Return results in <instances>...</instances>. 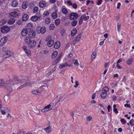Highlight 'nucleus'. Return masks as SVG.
I'll return each mask as SVG.
<instances>
[{
  "label": "nucleus",
  "mask_w": 134,
  "mask_h": 134,
  "mask_svg": "<svg viewBox=\"0 0 134 134\" xmlns=\"http://www.w3.org/2000/svg\"><path fill=\"white\" fill-rule=\"evenodd\" d=\"M10 83L13 85H15V84H18L19 82H21V81L20 79L19 78L17 77L14 79L13 80H10Z\"/></svg>",
  "instance_id": "nucleus-1"
},
{
  "label": "nucleus",
  "mask_w": 134,
  "mask_h": 134,
  "mask_svg": "<svg viewBox=\"0 0 134 134\" xmlns=\"http://www.w3.org/2000/svg\"><path fill=\"white\" fill-rule=\"evenodd\" d=\"M30 26V27H29V28H30V30L29 32V34L28 36L31 38H32L35 37L36 33L34 30L31 29V28L32 27L31 26Z\"/></svg>",
  "instance_id": "nucleus-2"
},
{
  "label": "nucleus",
  "mask_w": 134,
  "mask_h": 134,
  "mask_svg": "<svg viewBox=\"0 0 134 134\" xmlns=\"http://www.w3.org/2000/svg\"><path fill=\"white\" fill-rule=\"evenodd\" d=\"M82 32H81L77 37H75L72 41V44H76L80 40L82 35L83 34Z\"/></svg>",
  "instance_id": "nucleus-3"
},
{
  "label": "nucleus",
  "mask_w": 134,
  "mask_h": 134,
  "mask_svg": "<svg viewBox=\"0 0 134 134\" xmlns=\"http://www.w3.org/2000/svg\"><path fill=\"white\" fill-rule=\"evenodd\" d=\"M10 30V28L7 26H3L1 28V32L2 33H6Z\"/></svg>",
  "instance_id": "nucleus-4"
},
{
  "label": "nucleus",
  "mask_w": 134,
  "mask_h": 134,
  "mask_svg": "<svg viewBox=\"0 0 134 134\" xmlns=\"http://www.w3.org/2000/svg\"><path fill=\"white\" fill-rule=\"evenodd\" d=\"M78 17V14L75 13H71L70 15V19L71 20H74L77 18Z\"/></svg>",
  "instance_id": "nucleus-5"
},
{
  "label": "nucleus",
  "mask_w": 134,
  "mask_h": 134,
  "mask_svg": "<svg viewBox=\"0 0 134 134\" xmlns=\"http://www.w3.org/2000/svg\"><path fill=\"white\" fill-rule=\"evenodd\" d=\"M36 42L35 40H32L29 43V47L31 48L34 49L35 48Z\"/></svg>",
  "instance_id": "nucleus-6"
},
{
  "label": "nucleus",
  "mask_w": 134,
  "mask_h": 134,
  "mask_svg": "<svg viewBox=\"0 0 134 134\" xmlns=\"http://www.w3.org/2000/svg\"><path fill=\"white\" fill-rule=\"evenodd\" d=\"M29 26H27L26 28L24 29L22 31L21 34L23 36H25L27 34L28 32L30 30V28H28Z\"/></svg>",
  "instance_id": "nucleus-7"
},
{
  "label": "nucleus",
  "mask_w": 134,
  "mask_h": 134,
  "mask_svg": "<svg viewBox=\"0 0 134 134\" xmlns=\"http://www.w3.org/2000/svg\"><path fill=\"white\" fill-rule=\"evenodd\" d=\"M46 31V29L44 26H43L40 29L38 30V29L37 30V32L38 34L40 33L42 34H43L45 33Z\"/></svg>",
  "instance_id": "nucleus-8"
},
{
  "label": "nucleus",
  "mask_w": 134,
  "mask_h": 134,
  "mask_svg": "<svg viewBox=\"0 0 134 134\" xmlns=\"http://www.w3.org/2000/svg\"><path fill=\"white\" fill-rule=\"evenodd\" d=\"M7 40V39L6 37H3L0 40V46L3 45L6 42Z\"/></svg>",
  "instance_id": "nucleus-9"
},
{
  "label": "nucleus",
  "mask_w": 134,
  "mask_h": 134,
  "mask_svg": "<svg viewBox=\"0 0 134 134\" xmlns=\"http://www.w3.org/2000/svg\"><path fill=\"white\" fill-rule=\"evenodd\" d=\"M32 84V82L30 81H29L27 82H26V83H25L23 85H21L19 87V88L20 89H21V88L25 87L27 86H30Z\"/></svg>",
  "instance_id": "nucleus-10"
},
{
  "label": "nucleus",
  "mask_w": 134,
  "mask_h": 134,
  "mask_svg": "<svg viewBox=\"0 0 134 134\" xmlns=\"http://www.w3.org/2000/svg\"><path fill=\"white\" fill-rule=\"evenodd\" d=\"M46 3L45 1H42L40 2L39 4V6L41 8L45 7L46 5Z\"/></svg>",
  "instance_id": "nucleus-11"
},
{
  "label": "nucleus",
  "mask_w": 134,
  "mask_h": 134,
  "mask_svg": "<svg viewBox=\"0 0 134 134\" xmlns=\"http://www.w3.org/2000/svg\"><path fill=\"white\" fill-rule=\"evenodd\" d=\"M62 53H61L60 55L59 56V57L58 58V59H57L56 60H55L54 62H53L52 63V64L53 65H55L57 64L59 62V60H60L61 57L62 56Z\"/></svg>",
  "instance_id": "nucleus-12"
},
{
  "label": "nucleus",
  "mask_w": 134,
  "mask_h": 134,
  "mask_svg": "<svg viewBox=\"0 0 134 134\" xmlns=\"http://www.w3.org/2000/svg\"><path fill=\"white\" fill-rule=\"evenodd\" d=\"M10 15L14 17V18H16L18 16V14L16 12H14L10 13Z\"/></svg>",
  "instance_id": "nucleus-13"
},
{
  "label": "nucleus",
  "mask_w": 134,
  "mask_h": 134,
  "mask_svg": "<svg viewBox=\"0 0 134 134\" xmlns=\"http://www.w3.org/2000/svg\"><path fill=\"white\" fill-rule=\"evenodd\" d=\"M60 42L59 41H57L55 43L54 47L55 48L58 49L60 47Z\"/></svg>",
  "instance_id": "nucleus-14"
},
{
  "label": "nucleus",
  "mask_w": 134,
  "mask_h": 134,
  "mask_svg": "<svg viewBox=\"0 0 134 134\" xmlns=\"http://www.w3.org/2000/svg\"><path fill=\"white\" fill-rule=\"evenodd\" d=\"M103 92L100 94V96L103 99L105 98L107 96V94L106 92H103V90H102Z\"/></svg>",
  "instance_id": "nucleus-15"
},
{
  "label": "nucleus",
  "mask_w": 134,
  "mask_h": 134,
  "mask_svg": "<svg viewBox=\"0 0 134 134\" xmlns=\"http://www.w3.org/2000/svg\"><path fill=\"white\" fill-rule=\"evenodd\" d=\"M30 38H31L28 36H26L25 37L24 40L26 43L27 44H29V42L31 41L30 40Z\"/></svg>",
  "instance_id": "nucleus-16"
},
{
  "label": "nucleus",
  "mask_w": 134,
  "mask_h": 134,
  "mask_svg": "<svg viewBox=\"0 0 134 134\" xmlns=\"http://www.w3.org/2000/svg\"><path fill=\"white\" fill-rule=\"evenodd\" d=\"M133 60V58H130L129 59L127 60L126 64L129 65H130L131 64Z\"/></svg>",
  "instance_id": "nucleus-17"
},
{
  "label": "nucleus",
  "mask_w": 134,
  "mask_h": 134,
  "mask_svg": "<svg viewBox=\"0 0 134 134\" xmlns=\"http://www.w3.org/2000/svg\"><path fill=\"white\" fill-rule=\"evenodd\" d=\"M29 16L27 14H24L22 17V20L23 21H26L28 19Z\"/></svg>",
  "instance_id": "nucleus-18"
},
{
  "label": "nucleus",
  "mask_w": 134,
  "mask_h": 134,
  "mask_svg": "<svg viewBox=\"0 0 134 134\" xmlns=\"http://www.w3.org/2000/svg\"><path fill=\"white\" fill-rule=\"evenodd\" d=\"M54 44V41L52 40H50L48 42L47 45L49 47H51Z\"/></svg>",
  "instance_id": "nucleus-19"
},
{
  "label": "nucleus",
  "mask_w": 134,
  "mask_h": 134,
  "mask_svg": "<svg viewBox=\"0 0 134 134\" xmlns=\"http://www.w3.org/2000/svg\"><path fill=\"white\" fill-rule=\"evenodd\" d=\"M32 94H35L39 95L40 94V92L38 91L37 90H32Z\"/></svg>",
  "instance_id": "nucleus-20"
},
{
  "label": "nucleus",
  "mask_w": 134,
  "mask_h": 134,
  "mask_svg": "<svg viewBox=\"0 0 134 134\" xmlns=\"http://www.w3.org/2000/svg\"><path fill=\"white\" fill-rule=\"evenodd\" d=\"M53 105L54 103H51L49 104L46 106L44 107V109H46V110H47V109H49L51 106L53 107Z\"/></svg>",
  "instance_id": "nucleus-21"
},
{
  "label": "nucleus",
  "mask_w": 134,
  "mask_h": 134,
  "mask_svg": "<svg viewBox=\"0 0 134 134\" xmlns=\"http://www.w3.org/2000/svg\"><path fill=\"white\" fill-rule=\"evenodd\" d=\"M15 22V20L13 19H10L8 22V24L9 25L13 24Z\"/></svg>",
  "instance_id": "nucleus-22"
},
{
  "label": "nucleus",
  "mask_w": 134,
  "mask_h": 134,
  "mask_svg": "<svg viewBox=\"0 0 134 134\" xmlns=\"http://www.w3.org/2000/svg\"><path fill=\"white\" fill-rule=\"evenodd\" d=\"M77 32V30L75 29H73L71 31V36L74 35Z\"/></svg>",
  "instance_id": "nucleus-23"
},
{
  "label": "nucleus",
  "mask_w": 134,
  "mask_h": 134,
  "mask_svg": "<svg viewBox=\"0 0 134 134\" xmlns=\"http://www.w3.org/2000/svg\"><path fill=\"white\" fill-rule=\"evenodd\" d=\"M18 5V3L16 1H13L12 3V5L13 7H16Z\"/></svg>",
  "instance_id": "nucleus-24"
},
{
  "label": "nucleus",
  "mask_w": 134,
  "mask_h": 134,
  "mask_svg": "<svg viewBox=\"0 0 134 134\" xmlns=\"http://www.w3.org/2000/svg\"><path fill=\"white\" fill-rule=\"evenodd\" d=\"M58 16L57 13L54 12L52 13V17L53 19L56 18Z\"/></svg>",
  "instance_id": "nucleus-25"
},
{
  "label": "nucleus",
  "mask_w": 134,
  "mask_h": 134,
  "mask_svg": "<svg viewBox=\"0 0 134 134\" xmlns=\"http://www.w3.org/2000/svg\"><path fill=\"white\" fill-rule=\"evenodd\" d=\"M9 94H8L4 96V99L6 102H7L9 100Z\"/></svg>",
  "instance_id": "nucleus-26"
},
{
  "label": "nucleus",
  "mask_w": 134,
  "mask_h": 134,
  "mask_svg": "<svg viewBox=\"0 0 134 134\" xmlns=\"http://www.w3.org/2000/svg\"><path fill=\"white\" fill-rule=\"evenodd\" d=\"M58 52L57 51L54 52L52 54V58H55L57 55Z\"/></svg>",
  "instance_id": "nucleus-27"
},
{
  "label": "nucleus",
  "mask_w": 134,
  "mask_h": 134,
  "mask_svg": "<svg viewBox=\"0 0 134 134\" xmlns=\"http://www.w3.org/2000/svg\"><path fill=\"white\" fill-rule=\"evenodd\" d=\"M38 19V18L37 16H34L31 17V19L32 21H35L37 20Z\"/></svg>",
  "instance_id": "nucleus-28"
},
{
  "label": "nucleus",
  "mask_w": 134,
  "mask_h": 134,
  "mask_svg": "<svg viewBox=\"0 0 134 134\" xmlns=\"http://www.w3.org/2000/svg\"><path fill=\"white\" fill-rule=\"evenodd\" d=\"M47 132L49 133L51 131V128L50 126H48L44 129Z\"/></svg>",
  "instance_id": "nucleus-29"
},
{
  "label": "nucleus",
  "mask_w": 134,
  "mask_h": 134,
  "mask_svg": "<svg viewBox=\"0 0 134 134\" xmlns=\"http://www.w3.org/2000/svg\"><path fill=\"white\" fill-rule=\"evenodd\" d=\"M62 12L64 14H66L68 12L67 9L65 8H63L62 9Z\"/></svg>",
  "instance_id": "nucleus-30"
},
{
  "label": "nucleus",
  "mask_w": 134,
  "mask_h": 134,
  "mask_svg": "<svg viewBox=\"0 0 134 134\" xmlns=\"http://www.w3.org/2000/svg\"><path fill=\"white\" fill-rule=\"evenodd\" d=\"M7 22L6 20L3 19L1 20L0 22V25H4Z\"/></svg>",
  "instance_id": "nucleus-31"
},
{
  "label": "nucleus",
  "mask_w": 134,
  "mask_h": 134,
  "mask_svg": "<svg viewBox=\"0 0 134 134\" xmlns=\"http://www.w3.org/2000/svg\"><path fill=\"white\" fill-rule=\"evenodd\" d=\"M96 52L95 51L93 52L91 55V58L92 60H93L94 59L96 56Z\"/></svg>",
  "instance_id": "nucleus-32"
},
{
  "label": "nucleus",
  "mask_w": 134,
  "mask_h": 134,
  "mask_svg": "<svg viewBox=\"0 0 134 134\" xmlns=\"http://www.w3.org/2000/svg\"><path fill=\"white\" fill-rule=\"evenodd\" d=\"M51 21L50 19L49 18H47L45 19V21L46 24H48Z\"/></svg>",
  "instance_id": "nucleus-33"
},
{
  "label": "nucleus",
  "mask_w": 134,
  "mask_h": 134,
  "mask_svg": "<svg viewBox=\"0 0 134 134\" xmlns=\"http://www.w3.org/2000/svg\"><path fill=\"white\" fill-rule=\"evenodd\" d=\"M83 16V18H82L85 21H86L89 18V16H86V15H82L81 16Z\"/></svg>",
  "instance_id": "nucleus-34"
},
{
  "label": "nucleus",
  "mask_w": 134,
  "mask_h": 134,
  "mask_svg": "<svg viewBox=\"0 0 134 134\" xmlns=\"http://www.w3.org/2000/svg\"><path fill=\"white\" fill-rule=\"evenodd\" d=\"M5 54L6 55H7L6 57H8L10 56L12 54V53L10 51H8L6 52Z\"/></svg>",
  "instance_id": "nucleus-35"
},
{
  "label": "nucleus",
  "mask_w": 134,
  "mask_h": 134,
  "mask_svg": "<svg viewBox=\"0 0 134 134\" xmlns=\"http://www.w3.org/2000/svg\"><path fill=\"white\" fill-rule=\"evenodd\" d=\"M5 84V82L3 80L0 79V86H3V84Z\"/></svg>",
  "instance_id": "nucleus-36"
},
{
  "label": "nucleus",
  "mask_w": 134,
  "mask_h": 134,
  "mask_svg": "<svg viewBox=\"0 0 134 134\" xmlns=\"http://www.w3.org/2000/svg\"><path fill=\"white\" fill-rule=\"evenodd\" d=\"M38 10V8L37 7H35L33 9V12L34 13L37 12Z\"/></svg>",
  "instance_id": "nucleus-37"
},
{
  "label": "nucleus",
  "mask_w": 134,
  "mask_h": 134,
  "mask_svg": "<svg viewBox=\"0 0 134 134\" xmlns=\"http://www.w3.org/2000/svg\"><path fill=\"white\" fill-rule=\"evenodd\" d=\"M22 8L23 9H25L27 7V5L26 3H24L22 5Z\"/></svg>",
  "instance_id": "nucleus-38"
},
{
  "label": "nucleus",
  "mask_w": 134,
  "mask_h": 134,
  "mask_svg": "<svg viewBox=\"0 0 134 134\" xmlns=\"http://www.w3.org/2000/svg\"><path fill=\"white\" fill-rule=\"evenodd\" d=\"M55 24L56 25H58L60 23V20L59 19H57L55 20Z\"/></svg>",
  "instance_id": "nucleus-39"
},
{
  "label": "nucleus",
  "mask_w": 134,
  "mask_h": 134,
  "mask_svg": "<svg viewBox=\"0 0 134 134\" xmlns=\"http://www.w3.org/2000/svg\"><path fill=\"white\" fill-rule=\"evenodd\" d=\"M103 90L104 91L106 92L109 91V88L108 87L106 86L103 88Z\"/></svg>",
  "instance_id": "nucleus-40"
},
{
  "label": "nucleus",
  "mask_w": 134,
  "mask_h": 134,
  "mask_svg": "<svg viewBox=\"0 0 134 134\" xmlns=\"http://www.w3.org/2000/svg\"><path fill=\"white\" fill-rule=\"evenodd\" d=\"M83 16H81L80 18V20L79 21V24L80 25H81L82 24L83 22V19L82 18H83Z\"/></svg>",
  "instance_id": "nucleus-41"
},
{
  "label": "nucleus",
  "mask_w": 134,
  "mask_h": 134,
  "mask_svg": "<svg viewBox=\"0 0 134 134\" xmlns=\"http://www.w3.org/2000/svg\"><path fill=\"white\" fill-rule=\"evenodd\" d=\"M25 52L27 55L28 56L31 53V52L29 50H27L26 51H25Z\"/></svg>",
  "instance_id": "nucleus-42"
},
{
  "label": "nucleus",
  "mask_w": 134,
  "mask_h": 134,
  "mask_svg": "<svg viewBox=\"0 0 134 134\" xmlns=\"http://www.w3.org/2000/svg\"><path fill=\"white\" fill-rule=\"evenodd\" d=\"M72 25H76L77 23V21L76 20H74L72 21L71 23Z\"/></svg>",
  "instance_id": "nucleus-43"
},
{
  "label": "nucleus",
  "mask_w": 134,
  "mask_h": 134,
  "mask_svg": "<svg viewBox=\"0 0 134 134\" xmlns=\"http://www.w3.org/2000/svg\"><path fill=\"white\" fill-rule=\"evenodd\" d=\"M6 88L7 89L9 90V91H10H10H12L11 87H10L9 86V85H6Z\"/></svg>",
  "instance_id": "nucleus-44"
},
{
  "label": "nucleus",
  "mask_w": 134,
  "mask_h": 134,
  "mask_svg": "<svg viewBox=\"0 0 134 134\" xmlns=\"http://www.w3.org/2000/svg\"><path fill=\"white\" fill-rule=\"evenodd\" d=\"M120 121L123 124H124L126 123V121L123 118L121 119Z\"/></svg>",
  "instance_id": "nucleus-45"
},
{
  "label": "nucleus",
  "mask_w": 134,
  "mask_h": 134,
  "mask_svg": "<svg viewBox=\"0 0 134 134\" xmlns=\"http://www.w3.org/2000/svg\"><path fill=\"white\" fill-rule=\"evenodd\" d=\"M72 5V7L75 9L77 8V4L75 3H74Z\"/></svg>",
  "instance_id": "nucleus-46"
},
{
  "label": "nucleus",
  "mask_w": 134,
  "mask_h": 134,
  "mask_svg": "<svg viewBox=\"0 0 134 134\" xmlns=\"http://www.w3.org/2000/svg\"><path fill=\"white\" fill-rule=\"evenodd\" d=\"M92 117L91 116H89L87 117L86 120L87 121H90L92 120Z\"/></svg>",
  "instance_id": "nucleus-47"
},
{
  "label": "nucleus",
  "mask_w": 134,
  "mask_h": 134,
  "mask_svg": "<svg viewBox=\"0 0 134 134\" xmlns=\"http://www.w3.org/2000/svg\"><path fill=\"white\" fill-rule=\"evenodd\" d=\"M67 3L69 5L71 6L72 4L71 3V1L70 0H68L67 1Z\"/></svg>",
  "instance_id": "nucleus-48"
},
{
  "label": "nucleus",
  "mask_w": 134,
  "mask_h": 134,
  "mask_svg": "<svg viewBox=\"0 0 134 134\" xmlns=\"http://www.w3.org/2000/svg\"><path fill=\"white\" fill-rule=\"evenodd\" d=\"M75 85L74 86V87L75 88H76L79 85V83L77 81H75Z\"/></svg>",
  "instance_id": "nucleus-49"
},
{
  "label": "nucleus",
  "mask_w": 134,
  "mask_h": 134,
  "mask_svg": "<svg viewBox=\"0 0 134 134\" xmlns=\"http://www.w3.org/2000/svg\"><path fill=\"white\" fill-rule=\"evenodd\" d=\"M49 13L48 11H46L44 13V14L45 16H47L49 15Z\"/></svg>",
  "instance_id": "nucleus-50"
},
{
  "label": "nucleus",
  "mask_w": 134,
  "mask_h": 134,
  "mask_svg": "<svg viewBox=\"0 0 134 134\" xmlns=\"http://www.w3.org/2000/svg\"><path fill=\"white\" fill-rule=\"evenodd\" d=\"M65 33V31L64 30H62L60 32V34L61 35L63 36Z\"/></svg>",
  "instance_id": "nucleus-51"
},
{
  "label": "nucleus",
  "mask_w": 134,
  "mask_h": 134,
  "mask_svg": "<svg viewBox=\"0 0 134 134\" xmlns=\"http://www.w3.org/2000/svg\"><path fill=\"white\" fill-rule=\"evenodd\" d=\"M56 0H49V2L52 4L54 3L55 2Z\"/></svg>",
  "instance_id": "nucleus-52"
},
{
  "label": "nucleus",
  "mask_w": 134,
  "mask_h": 134,
  "mask_svg": "<svg viewBox=\"0 0 134 134\" xmlns=\"http://www.w3.org/2000/svg\"><path fill=\"white\" fill-rule=\"evenodd\" d=\"M62 65L63 67H64L67 66H69V64L66 62L65 64H63Z\"/></svg>",
  "instance_id": "nucleus-53"
},
{
  "label": "nucleus",
  "mask_w": 134,
  "mask_h": 134,
  "mask_svg": "<svg viewBox=\"0 0 134 134\" xmlns=\"http://www.w3.org/2000/svg\"><path fill=\"white\" fill-rule=\"evenodd\" d=\"M55 26H50L49 27V29L50 30H53L55 27Z\"/></svg>",
  "instance_id": "nucleus-54"
},
{
  "label": "nucleus",
  "mask_w": 134,
  "mask_h": 134,
  "mask_svg": "<svg viewBox=\"0 0 134 134\" xmlns=\"http://www.w3.org/2000/svg\"><path fill=\"white\" fill-rule=\"evenodd\" d=\"M74 64L75 65H79V63L78 62L77 60H76L75 62L74 63Z\"/></svg>",
  "instance_id": "nucleus-55"
},
{
  "label": "nucleus",
  "mask_w": 134,
  "mask_h": 134,
  "mask_svg": "<svg viewBox=\"0 0 134 134\" xmlns=\"http://www.w3.org/2000/svg\"><path fill=\"white\" fill-rule=\"evenodd\" d=\"M4 110L7 112H9L10 111L9 110H8L7 107H5L4 108Z\"/></svg>",
  "instance_id": "nucleus-56"
},
{
  "label": "nucleus",
  "mask_w": 134,
  "mask_h": 134,
  "mask_svg": "<svg viewBox=\"0 0 134 134\" xmlns=\"http://www.w3.org/2000/svg\"><path fill=\"white\" fill-rule=\"evenodd\" d=\"M102 1V0H98V2L97 3V4L98 5H100L101 3V2Z\"/></svg>",
  "instance_id": "nucleus-57"
},
{
  "label": "nucleus",
  "mask_w": 134,
  "mask_h": 134,
  "mask_svg": "<svg viewBox=\"0 0 134 134\" xmlns=\"http://www.w3.org/2000/svg\"><path fill=\"white\" fill-rule=\"evenodd\" d=\"M48 111V110H46V109H44V108L43 109L41 110V111L43 112H47Z\"/></svg>",
  "instance_id": "nucleus-58"
},
{
  "label": "nucleus",
  "mask_w": 134,
  "mask_h": 134,
  "mask_svg": "<svg viewBox=\"0 0 134 134\" xmlns=\"http://www.w3.org/2000/svg\"><path fill=\"white\" fill-rule=\"evenodd\" d=\"M124 106L125 107H129V108H131V106L129 104H128L127 103L125 104L124 105Z\"/></svg>",
  "instance_id": "nucleus-59"
},
{
  "label": "nucleus",
  "mask_w": 134,
  "mask_h": 134,
  "mask_svg": "<svg viewBox=\"0 0 134 134\" xmlns=\"http://www.w3.org/2000/svg\"><path fill=\"white\" fill-rule=\"evenodd\" d=\"M18 24L20 25L22 24V22L21 21L19 20L17 22Z\"/></svg>",
  "instance_id": "nucleus-60"
},
{
  "label": "nucleus",
  "mask_w": 134,
  "mask_h": 134,
  "mask_svg": "<svg viewBox=\"0 0 134 134\" xmlns=\"http://www.w3.org/2000/svg\"><path fill=\"white\" fill-rule=\"evenodd\" d=\"M23 49L24 50H25V51H26L27 50V47L26 46H25V45H24L22 47Z\"/></svg>",
  "instance_id": "nucleus-61"
},
{
  "label": "nucleus",
  "mask_w": 134,
  "mask_h": 134,
  "mask_svg": "<svg viewBox=\"0 0 134 134\" xmlns=\"http://www.w3.org/2000/svg\"><path fill=\"white\" fill-rule=\"evenodd\" d=\"M114 111V112L116 114L118 113V111L117 110V109L116 108L114 109H113Z\"/></svg>",
  "instance_id": "nucleus-62"
},
{
  "label": "nucleus",
  "mask_w": 134,
  "mask_h": 134,
  "mask_svg": "<svg viewBox=\"0 0 134 134\" xmlns=\"http://www.w3.org/2000/svg\"><path fill=\"white\" fill-rule=\"evenodd\" d=\"M122 61V60L121 59H119L117 62L116 64H118L121 62Z\"/></svg>",
  "instance_id": "nucleus-63"
},
{
  "label": "nucleus",
  "mask_w": 134,
  "mask_h": 134,
  "mask_svg": "<svg viewBox=\"0 0 134 134\" xmlns=\"http://www.w3.org/2000/svg\"><path fill=\"white\" fill-rule=\"evenodd\" d=\"M121 5V3L120 2H119L117 4V8L118 9L119 8L120 6Z\"/></svg>",
  "instance_id": "nucleus-64"
}]
</instances>
